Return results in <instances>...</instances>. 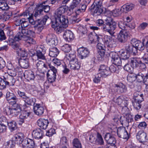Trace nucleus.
<instances>
[{"instance_id":"ddd939ff","label":"nucleus","mask_w":148,"mask_h":148,"mask_svg":"<svg viewBox=\"0 0 148 148\" xmlns=\"http://www.w3.org/2000/svg\"><path fill=\"white\" fill-rule=\"evenodd\" d=\"M21 111V109L20 105L15 104L12 106L11 108L9 109V111L10 114L13 116H16L18 115Z\"/></svg>"},{"instance_id":"a18cd8bd","label":"nucleus","mask_w":148,"mask_h":148,"mask_svg":"<svg viewBox=\"0 0 148 148\" xmlns=\"http://www.w3.org/2000/svg\"><path fill=\"white\" fill-rule=\"evenodd\" d=\"M119 27L121 29V30H127V23L123 21H120L118 24Z\"/></svg>"},{"instance_id":"20e7f679","label":"nucleus","mask_w":148,"mask_h":148,"mask_svg":"<svg viewBox=\"0 0 148 148\" xmlns=\"http://www.w3.org/2000/svg\"><path fill=\"white\" fill-rule=\"evenodd\" d=\"M43 11L42 8H38L36 9L34 12L33 16L36 19V24L45 25L47 21L49 18V17L47 15H45L43 17L42 16V12Z\"/></svg>"},{"instance_id":"5701e85b","label":"nucleus","mask_w":148,"mask_h":148,"mask_svg":"<svg viewBox=\"0 0 148 148\" xmlns=\"http://www.w3.org/2000/svg\"><path fill=\"white\" fill-rule=\"evenodd\" d=\"M29 114V113L26 111H22L19 116L20 120L18 121V124L21 125L23 123H24V120L26 119Z\"/></svg>"},{"instance_id":"0e129e2a","label":"nucleus","mask_w":148,"mask_h":148,"mask_svg":"<svg viewBox=\"0 0 148 148\" xmlns=\"http://www.w3.org/2000/svg\"><path fill=\"white\" fill-rule=\"evenodd\" d=\"M60 143L64 145V146H66V145H67V140L65 137H63L61 138Z\"/></svg>"},{"instance_id":"6e6d98bb","label":"nucleus","mask_w":148,"mask_h":148,"mask_svg":"<svg viewBox=\"0 0 148 148\" xmlns=\"http://www.w3.org/2000/svg\"><path fill=\"white\" fill-rule=\"evenodd\" d=\"M8 122L6 118L4 116H2L0 118V125L3 126H6Z\"/></svg>"},{"instance_id":"393cba45","label":"nucleus","mask_w":148,"mask_h":148,"mask_svg":"<svg viewBox=\"0 0 148 148\" xmlns=\"http://www.w3.org/2000/svg\"><path fill=\"white\" fill-rule=\"evenodd\" d=\"M34 113L36 115L40 116L43 114L44 108L43 107L40 106L39 104H36L34 106Z\"/></svg>"},{"instance_id":"7c9ffc66","label":"nucleus","mask_w":148,"mask_h":148,"mask_svg":"<svg viewBox=\"0 0 148 148\" xmlns=\"http://www.w3.org/2000/svg\"><path fill=\"white\" fill-rule=\"evenodd\" d=\"M14 41H16L14 39V40H9V44L10 45H11L13 49L16 50L17 52L21 47L19 43L18 42H15Z\"/></svg>"},{"instance_id":"9d476101","label":"nucleus","mask_w":148,"mask_h":148,"mask_svg":"<svg viewBox=\"0 0 148 148\" xmlns=\"http://www.w3.org/2000/svg\"><path fill=\"white\" fill-rule=\"evenodd\" d=\"M117 135L119 138L127 140L129 138L128 134L125 128L123 127H119L117 131Z\"/></svg>"},{"instance_id":"f03ea898","label":"nucleus","mask_w":148,"mask_h":148,"mask_svg":"<svg viewBox=\"0 0 148 148\" xmlns=\"http://www.w3.org/2000/svg\"><path fill=\"white\" fill-rule=\"evenodd\" d=\"M35 33L32 31L27 29H22L18 31L14 37V40L16 41H19L22 40L27 41L29 44H34L36 41L32 37L34 36Z\"/></svg>"},{"instance_id":"72a5a7b5","label":"nucleus","mask_w":148,"mask_h":148,"mask_svg":"<svg viewBox=\"0 0 148 148\" xmlns=\"http://www.w3.org/2000/svg\"><path fill=\"white\" fill-rule=\"evenodd\" d=\"M24 75L25 78L28 80H34L35 77L34 72L31 71H25L24 73Z\"/></svg>"},{"instance_id":"f8f14e48","label":"nucleus","mask_w":148,"mask_h":148,"mask_svg":"<svg viewBox=\"0 0 148 148\" xmlns=\"http://www.w3.org/2000/svg\"><path fill=\"white\" fill-rule=\"evenodd\" d=\"M109 55L114 64L117 66H121V59L116 53L112 52Z\"/></svg>"},{"instance_id":"b1692460","label":"nucleus","mask_w":148,"mask_h":148,"mask_svg":"<svg viewBox=\"0 0 148 148\" xmlns=\"http://www.w3.org/2000/svg\"><path fill=\"white\" fill-rule=\"evenodd\" d=\"M145 73L143 74L141 72L135 73L134 76L133 77L132 82H133L136 79L138 82H140L143 81L145 77Z\"/></svg>"},{"instance_id":"680f3d73","label":"nucleus","mask_w":148,"mask_h":148,"mask_svg":"<svg viewBox=\"0 0 148 148\" xmlns=\"http://www.w3.org/2000/svg\"><path fill=\"white\" fill-rule=\"evenodd\" d=\"M6 38V37L5 35L3 30L0 29V40L2 41L5 40Z\"/></svg>"},{"instance_id":"c03bdc74","label":"nucleus","mask_w":148,"mask_h":148,"mask_svg":"<svg viewBox=\"0 0 148 148\" xmlns=\"http://www.w3.org/2000/svg\"><path fill=\"white\" fill-rule=\"evenodd\" d=\"M124 100V98L122 96H120L117 98L114 97L113 99L114 102L117 103L118 105H121Z\"/></svg>"},{"instance_id":"39448f33","label":"nucleus","mask_w":148,"mask_h":148,"mask_svg":"<svg viewBox=\"0 0 148 148\" xmlns=\"http://www.w3.org/2000/svg\"><path fill=\"white\" fill-rule=\"evenodd\" d=\"M68 60L69 61V65L70 68L73 70H78L80 67V65L78 60L76 58V55L75 53L69 54L67 55Z\"/></svg>"},{"instance_id":"e2e57ef3","label":"nucleus","mask_w":148,"mask_h":148,"mask_svg":"<svg viewBox=\"0 0 148 148\" xmlns=\"http://www.w3.org/2000/svg\"><path fill=\"white\" fill-rule=\"evenodd\" d=\"M42 25L41 24H36V26L37 27V32L38 33H40L44 28L43 25Z\"/></svg>"},{"instance_id":"338daca9","label":"nucleus","mask_w":148,"mask_h":148,"mask_svg":"<svg viewBox=\"0 0 148 148\" xmlns=\"http://www.w3.org/2000/svg\"><path fill=\"white\" fill-rule=\"evenodd\" d=\"M142 58L144 63L148 64V54H144Z\"/></svg>"},{"instance_id":"13d9d810","label":"nucleus","mask_w":148,"mask_h":148,"mask_svg":"<svg viewBox=\"0 0 148 148\" xmlns=\"http://www.w3.org/2000/svg\"><path fill=\"white\" fill-rule=\"evenodd\" d=\"M78 30L79 32L83 35H85L87 34V30L85 27L80 26L79 27Z\"/></svg>"},{"instance_id":"f3484780","label":"nucleus","mask_w":148,"mask_h":148,"mask_svg":"<svg viewBox=\"0 0 148 148\" xmlns=\"http://www.w3.org/2000/svg\"><path fill=\"white\" fill-rule=\"evenodd\" d=\"M43 46L37 47L36 51V55L38 58L44 60L45 59V50L43 48Z\"/></svg>"},{"instance_id":"ea45409f","label":"nucleus","mask_w":148,"mask_h":148,"mask_svg":"<svg viewBox=\"0 0 148 148\" xmlns=\"http://www.w3.org/2000/svg\"><path fill=\"white\" fill-rule=\"evenodd\" d=\"M7 125L11 132L17 129L16 124V122L14 121H12L10 123H8Z\"/></svg>"},{"instance_id":"79ce46f5","label":"nucleus","mask_w":148,"mask_h":148,"mask_svg":"<svg viewBox=\"0 0 148 148\" xmlns=\"http://www.w3.org/2000/svg\"><path fill=\"white\" fill-rule=\"evenodd\" d=\"M9 8L8 4L5 1L0 2V9L3 10H7Z\"/></svg>"},{"instance_id":"603ef678","label":"nucleus","mask_w":148,"mask_h":148,"mask_svg":"<svg viewBox=\"0 0 148 148\" xmlns=\"http://www.w3.org/2000/svg\"><path fill=\"white\" fill-rule=\"evenodd\" d=\"M5 80L4 77L3 79L0 77V89L2 90L6 88L7 85Z\"/></svg>"},{"instance_id":"49530a36","label":"nucleus","mask_w":148,"mask_h":148,"mask_svg":"<svg viewBox=\"0 0 148 148\" xmlns=\"http://www.w3.org/2000/svg\"><path fill=\"white\" fill-rule=\"evenodd\" d=\"M71 46L68 44H66L62 46L61 49L65 53H68L71 50Z\"/></svg>"},{"instance_id":"09e8293b","label":"nucleus","mask_w":148,"mask_h":148,"mask_svg":"<svg viewBox=\"0 0 148 148\" xmlns=\"http://www.w3.org/2000/svg\"><path fill=\"white\" fill-rule=\"evenodd\" d=\"M5 148H14L15 147V145L12 140H10L5 143Z\"/></svg>"},{"instance_id":"cd10ccee","label":"nucleus","mask_w":148,"mask_h":148,"mask_svg":"<svg viewBox=\"0 0 148 148\" xmlns=\"http://www.w3.org/2000/svg\"><path fill=\"white\" fill-rule=\"evenodd\" d=\"M24 104H20V105L25 107L26 106V103L30 105H34L35 102V98H30L29 97H27L24 100Z\"/></svg>"},{"instance_id":"a19ab883","label":"nucleus","mask_w":148,"mask_h":148,"mask_svg":"<svg viewBox=\"0 0 148 148\" xmlns=\"http://www.w3.org/2000/svg\"><path fill=\"white\" fill-rule=\"evenodd\" d=\"M96 143L100 145L104 144V142L101 135L99 133H97V138Z\"/></svg>"},{"instance_id":"1a4fd4ad","label":"nucleus","mask_w":148,"mask_h":148,"mask_svg":"<svg viewBox=\"0 0 148 148\" xmlns=\"http://www.w3.org/2000/svg\"><path fill=\"white\" fill-rule=\"evenodd\" d=\"M136 138L140 143H143L148 141V136L147 133L143 130L138 131L136 134Z\"/></svg>"},{"instance_id":"4468645a","label":"nucleus","mask_w":148,"mask_h":148,"mask_svg":"<svg viewBox=\"0 0 148 148\" xmlns=\"http://www.w3.org/2000/svg\"><path fill=\"white\" fill-rule=\"evenodd\" d=\"M46 42L51 45H56L58 43V40L56 36L52 34H49L46 37Z\"/></svg>"},{"instance_id":"c9c22d12","label":"nucleus","mask_w":148,"mask_h":148,"mask_svg":"<svg viewBox=\"0 0 148 148\" xmlns=\"http://www.w3.org/2000/svg\"><path fill=\"white\" fill-rule=\"evenodd\" d=\"M130 62L131 64V65L134 67H136L139 66V64L141 62V60L136 58H132L130 59Z\"/></svg>"},{"instance_id":"2eb2a0df","label":"nucleus","mask_w":148,"mask_h":148,"mask_svg":"<svg viewBox=\"0 0 148 148\" xmlns=\"http://www.w3.org/2000/svg\"><path fill=\"white\" fill-rule=\"evenodd\" d=\"M131 43L135 47V48L137 49V51L138 49L141 51L144 50L145 48L143 42L137 40L136 39H132L131 41Z\"/></svg>"},{"instance_id":"9b49d317","label":"nucleus","mask_w":148,"mask_h":148,"mask_svg":"<svg viewBox=\"0 0 148 148\" xmlns=\"http://www.w3.org/2000/svg\"><path fill=\"white\" fill-rule=\"evenodd\" d=\"M98 74L100 76L105 77L110 74V72L108 67L102 65L100 66Z\"/></svg>"},{"instance_id":"bf43d9fd","label":"nucleus","mask_w":148,"mask_h":148,"mask_svg":"<svg viewBox=\"0 0 148 148\" xmlns=\"http://www.w3.org/2000/svg\"><path fill=\"white\" fill-rule=\"evenodd\" d=\"M146 123L144 122H142L140 123L137 126V127L139 129H145L147 126Z\"/></svg>"},{"instance_id":"a878e982","label":"nucleus","mask_w":148,"mask_h":148,"mask_svg":"<svg viewBox=\"0 0 148 148\" xmlns=\"http://www.w3.org/2000/svg\"><path fill=\"white\" fill-rule=\"evenodd\" d=\"M18 63L20 66L24 69L27 68L29 66V60L28 58L21 59L19 60Z\"/></svg>"},{"instance_id":"de8ad7c7","label":"nucleus","mask_w":148,"mask_h":148,"mask_svg":"<svg viewBox=\"0 0 148 148\" xmlns=\"http://www.w3.org/2000/svg\"><path fill=\"white\" fill-rule=\"evenodd\" d=\"M73 145L74 148H82L81 144L77 138L74 139Z\"/></svg>"},{"instance_id":"37998d69","label":"nucleus","mask_w":148,"mask_h":148,"mask_svg":"<svg viewBox=\"0 0 148 148\" xmlns=\"http://www.w3.org/2000/svg\"><path fill=\"white\" fill-rule=\"evenodd\" d=\"M18 68H14L12 70H8L7 73L8 74V75L10 76L14 77L16 75L17 72Z\"/></svg>"},{"instance_id":"6ab92c4d","label":"nucleus","mask_w":148,"mask_h":148,"mask_svg":"<svg viewBox=\"0 0 148 148\" xmlns=\"http://www.w3.org/2000/svg\"><path fill=\"white\" fill-rule=\"evenodd\" d=\"M49 121L47 119H40L37 121L38 126L42 129H46L48 125Z\"/></svg>"},{"instance_id":"8fccbe9b","label":"nucleus","mask_w":148,"mask_h":148,"mask_svg":"<svg viewBox=\"0 0 148 148\" xmlns=\"http://www.w3.org/2000/svg\"><path fill=\"white\" fill-rule=\"evenodd\" d=\"M141 102H139V101L134 100V101L132 102V103L134 108L138 110L140 109L141 107Z\"/></svg>"},{"instance_id":"e433bc0d","label":"nucleus","mask_w":148,"mask_h":148,"mask_svg":"<svg viewBox=\"0 0 148 148\" xmlns=\"http://www.w3.org/2000/svg\"><path fill=\"white\" fill-rule=\"evenodd\" d=\"M59 51L56 47H53L49 49V56L52 57H56L59 54Z\"/></svg>"},{"instance_id":"dca6fc26","label":"nucleus","mask_w":148,"mask_h":148,"mask_svg":"<svg viewBox=\"0 0 148 148\" xmlns=\"http://www.w3.org/2000/svg\"><path fill=\"white\" fill-rule=\"evenodd\" d=\"M79 57L81 59H83L88 57L89 53L88 50L86 48L81 47L77 50Z\"/></svg>"},{"instance_id":"aec40b11","label":"nucleus","mask_w":148,"mask_h":148,"mask_svg":"<svg viewBox=\"0 0 148 148\" xmlns=\"http://www.w3.org/2000/svg\"><path fill=\"white\" fill-rule=\"evenodd\" d=\"M105 140L108 144H113L116 143V140L113 135L110 133H107L104 137Z\"/></svg>"},{"instance_id":"69168bd1","label":"nucleus","mask_w":148,"mask_h":148,"mask_svg":"<svg viewBox=\"0 0 148 148\" xmlns=\"http://www.w3.org/2000/svg\"><path fill=\"white\" fill-rule=\"evenodd\" d=\"M17 93L19 96L23 99V100L27 97V96L26 95L25 93L23 92L18 90Z\"/></svg>"},{"instance_id":"58836bf2","label":"nucleus","mask_w":148,"mask_h":148,"mask_svg":"<svg viewBox=\"0 0 148 148\" xmlns=\"http://www.w3.org/2000/svg\"><path fill=\"white\" fill-rule=\"evenodd\" d=\"M87 6L86 4L81 3L79 8L76 11H75V12L77 14H79L80 13L84 12L86 9Z\"/></svg>"},{"instance_id":"6e6552de","label":"nucleus","mask_w":148,"mask_h":148,"mask_svg":"<svg viewBox=\"0 0 148 148\" xmlns=\"http://www.w3.org/2000/svg\"><path fill=\"white\" fill-rule=\"evenodd\" d=\"M129 33L126 30H121L118 34L117 39L121 43H124L127 40Z\"/></svg>"},{"instance_id":"4c0bfd02","label":"nucleus","mask_w":148,"mask_h":148,"mask_svg":"<svg viewBox=\"0 0 148 148\" xmlns=\"http://www.w3.org/2000/svg\"><path fill=\"white\" fill-rule=\"evenodd\" d=\"M134 5L133 4L131 3H127L124 5L122 6V8L124 10L123 11L125 12V11H127L132 10L134 8Z\"/></svg>"},{"instance_id":"412c9836","label":"nucleus","mask_w":148,"mask_h":148,"mask_svg":"<svg viewBox=\"0 0 148 148\" xmlns=\"http://www.w3.org/2000/svg\"><path fill=\"white\" fill-rule=\"evenodd\" d=\"M43 132L40 128L34 130L32 132V136L35 138L41 139L42 138Z\"/></svg>"},{"instance_id":"2f4dec72","label":"nucleus","mask_w":148,"mask_h":148,"mask_svg":"<svg viewBox=\"0 0 148 148\" xmlns=\"http://www.w3.org/2000/svg\"><path fill=\"white\" fill-rule=\"evenodd\" d=\"M104 42L108 47H112V41L111 37L109 36L106 35L103 37Z\"/></svg>"},{"instance_id":"052dcab7","label":"nucleus","mask_w":148,"mask_h":148,"mask_svg":"<svg viewBox=\"0 0 148 148\" xmlns=\"http://www.w3.org/2000/svg\"><path fill=\"white\" fill-rule=\"evenodd\" d=\"M56 133L55 130L53 128H51L48 130L46 133V135L50 137Z\"/></svg>"},{"instance_id":"f704fd0d","label":"nucleus","mask_w":148,"mask_h":148,"mask_svg":"<svg viewBox=\"0 0 148 148\" xmlns=\"http://www.w3.org/2000/svg\"><path fill=\"white\" fill-rule=\"evenodd\" d=\"M49 64H45L42 61L39 60L36 63L37 68L39 70H45L49 67Z\"/></svg>"},{"instance_id":"7ed1b4c3","label":"nucleus","mask_w":148,"mask_h":148,"mask_svg":"<svg viewBox=\"0 0 148 148\" xmlns=\"http://www.w3.org/2000/svg\"><path fill=\"white\" fill-rule=\"evenodd\" d=\"M116 27V23L112 18L108 17L105 20L101 29L103 31L108 32L112 36H114Z\"/></svg>"},{"instance_id":"a211bd4d","label":"nucleus","mask_w":148,"mask_h":148,"mask_svg":"<svg viewBox=\"0 0 148 148\" xmlns=\"http://www.w3.org/2000/svg\"><path fill=\"white\" fill-rule=\"evenodd\" d=\"M33 8L32 6L31 5L23 13L20 14L19 16H23L27 18H30L31 16H33Z\"/></svg>"},{"instance_id":"473e14b6","label":"nucleus","mask_w":148,"mask_h":148,"mask_svg":"<svg viewBox=\"0 0 148 148\" xmlns=\"http://www.w3.org/2000/svg\"><path fill=\"white\" fill-rule=\"evenodd\" d=\"M125 49L127 52L129 53H133L135 54L137 53V49L135 47L130 44H126L125 47Z\"/></svg>"},{"instance_id":"c85d7f7f","label":"nucleus","mask_w":148,"mask_h":148,"mask_svg":"<svg viewBox=\"0 0 148 148\" xmlns=\"http://www.w3.org/2000/svg\"><path fill=\"white\" fill-rule=\"evenodd\" d=\"M63 36L64 38L68 41H71L73 38V34L72 32L69 30L65 31Z\"/></svg>"},{"instance_id":"4d7b16f0","label":"nucleus","mask_w":148,"mask_h":148,"mask_svg":"<svg viewBox=\"0 0 148 148\" xmlns=\"http://www.w3.org/2000/svg\"><path fill=\"white\" fill-rule=\"evenodd\" d=\"M103 12V7H96L94 12L97 15H100Z\"/></svg>"},{"instance_id":"864d4df0","label":"nucleus","mask_w":148,"mask_h":148,"mask_svg":"<svg viewBox=\"0 0 148 148\" xmlns=\"http://www.w3.org/2000/svg\"><path fill=\"white\" fill-rule=\"evenodd\" d=\"M17 53L18 55H20L22 57H25L27 55L26 51L24 49H22L21 48L17 51Z\"/></svg>"},{"instance_id":"bb28decb","label":"nucleus","mask_w":148,"mask_h":148,"mask_svg":"<svg viewBox=\"0 0 148 148\" xmlns=\"http://www.w3.org/2000/svg\"><path fill=\"white\" fill-rule=\"evenodd\" d=\"M4 77L7 85L13 86L14 85L16 82V80L14 77L8 75L6 77Z\"/></svg>"},{"instance_id":"3c124183","label":"nucleus","mask_w":148,"mask_h":148,"mask_svg":"<svg viewBox=\"0 0 148 148\" xmlns=\"http://www.w3.org/2000/svg\"><path fill=\"white\" fill-rule=\"evenodd\" d=\"M122 59H129L130 55L129 53L126 51H123L121 53Z\"/></svg>"},{"instance_id":"4be33fe9","label":"nucleus","mask_w":148,"mask_h":148,"mask_svg":"<svg viewBox=\"0 0 148 148\" xmlns=\"http://www.w3.org/2000/svg\"><path fill=\"white\" fill-rule=\"evenodd\" d=\"M23 146L26 147V148H34L35 144L34 141L31 139L24 140L22 143Z\"/></svg>"},{"instance_id":"423d86ee","label":"nucleus","mask_w":148,"mask_h":148,"mask_svg":"<svg viewBox=\"0 0 148 148\" xmlns=\"http://www.w3.org/2000/svg\"><path fill=\"white\" fill-rule=\"evenodd\" d=\"M49 68L50 69L48 70L47 75L49 81L52 83L55 81L57 69L50 64L49 65Z\"/></svg>"},{"instance_id":"774afa93","label":"nucleus","mask_w":148,"mask_h":148,"mask_svg":"<svg viewBox=\"0 0 148 148\" xmlns=\"http://www.w3.org/2000/svg\"><path fill=\"white\" fill-rule=\"evenodd\" d=\"M144 83L147 86L148 85V72H147L145 73V77L143 81Z\"/></svg>"},{"instance_id":"c756f323","label":"nucleus","mask_w":148,"mask_h":148,"mask_svg":"<svg viewBox=\"0 0 148 148\" xmlns=\"http://www.w3.org/2000/svg\"><path fill=\"white\" fill-rule=\"evenodd\" d=\"M24 137L23 134L21 133H18L16 134L14 138V140L17 143L19 144L23 143L24 140H23Z\"/></svg>"},{"instance_id":"0eeeda50","label":"nucleus","mask_w":148,"mask_h":148,"mask_svg":"<svg viewBox=\"0 0 148 148\" xmlns=\"http://www.w3.org/2000/svg\"><path fill=\"white\" fill-rule=\"evenodd\" d=\"M127 91V88L125 85L122 83H119L118 84H115L113 89H110L109 90L110 93L112 92H117L119 93L125 92Z\"/></svg>"},{"instance_id":"f257e3e1","label":"nucleus","mask_w":148,"mask_h":148,"mask_svg":"<svg viewBox=\"0 0 148 148\" xmlns=\"http://www.w3.org/2000/svg\"><path fill=\"white\" fill-rule=\"evenodd\" d=\"M67 10V8L61 6L55 12V19L51 21V26L58 34L64 30L68 26L69 21L67 16L62 15Z\"/></svg>"},{"instance_id":"5fc2aeb1","label":"nucleus","mask_w":148,"mask_h":148,"mask_svg":"<svg viewBox=\"0 0 148 148\" xmlns=\"http://www.w3.org/2000/svg\"><path fill=\"white\" fill-rule=\"evenodd\" d=\"M105 52V49L99 50L98 51V53L99 54L98 58H99V60H102L104 56Z\"/></svg>"}]
</instances>
